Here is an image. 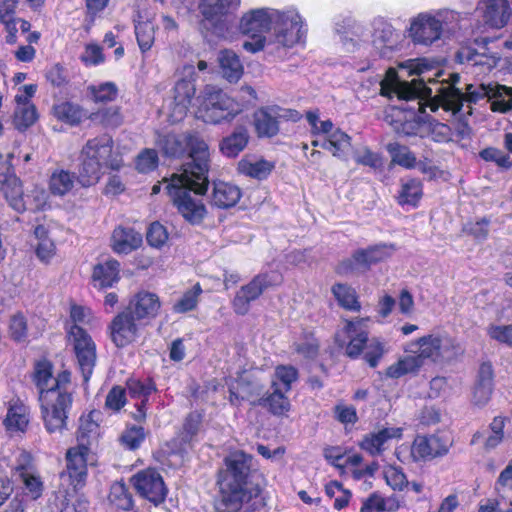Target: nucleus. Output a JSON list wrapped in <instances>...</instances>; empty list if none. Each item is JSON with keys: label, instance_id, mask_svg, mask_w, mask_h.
I'll return each mask as SVG.
<instances>
[{"label": "nucleus", "instance_id": "nucleus-1", "mask_svg": "<svg viewBox=\"0 0 512 512\" xmlns=\"http://www.w3.org/2000/svg\"><path fill=\"white\" fill-rule=\"evenodd\" d=\"M431 86L425 84V78L413 79L411 82L401 81L397 71L389 68L385 77L380 82L381 95L386 97L396 96L398 99L411 101L400 108H394L396 114L407 112L405 119L421 120L426 107L432 112L439 108L447 112L456 113L463 106L465 101L471 103L479 99L490 97L492 83L480 84L478 86L468 85L464 95L454 83L432 82Z\"/></svg>", "mask_w": 512, "mask_h": 512}, {"label": "nucleus", "instance_id": "nucleus-2", "mask_svg": "<svg viewBox=\"0 0 512 512\" xmlns=\"http://www.w3.org/2000/svg\"><path fill=\"white\" fill-rule=\"evenodd\" d=\"M404 351L406 355L387 367V377L398 379L408 374H417L426 361L433 364L449 363L461 356L464 349L448 332L433 331L407 343Z\"/></svg>", "mask_w": 512, "mask_h": 512}, {"label": "nucleus", "instance_id": "nucleus-3", "mask_svg": "<svg viewBox=\"0 0 512 512\" xmlns=\"http://www.w3.org/2000/svg\"><path fill=\"white\" fill-rule=\"evenodd\" d=\"M99 411H91L80 418L79 444L66 453V470L60 474L62 487L68 494L80 491L86 484L87 464L92 460L89 444L99 436Z\"/></svg>", "mask_w": 512, "mask_h": 512}, {"label": "nucleus", "instance_id": "nucleus-4", "mask_svg": "<svg viewBox=\"0 0 512 512\" xmlns=\"http://www.w3.org/2000/svg\"><path fill=\"white\" fill-rule=\"evenodd\" d=\"M113 144L112 137L103 134L88 140L83 146L78 168V181L82 187L96 185L103 176L104 168L119 170L123 167V159L114 151Z\"/></svg>", "mask_w": 512, "mask_h": 512}, {"label": "nucleus", "instance_id": "nucleus-5", "mask_svg": "<svg viewBox=\"0 0 512 512\" xmlns=\"http://www.w3.org/2000/svg\"><path fill=\"white\" fill-rule=\"evenodd\" d=\"M187 176L174 174L166 188L179 214L191 224H200L208 214L200 198L207 192L208 172H205V180L197 179L195 173Z\"/></svg>", "mask_w": 512, "mask_h": 512}, {"label": "nucleus", "instance_id": "nucleus-6", "mask_svg": "<svg viewBox=\"0 0 512 512\" xmlns=\"http://www.w3.org/2000/svg\"><path fill=\"white\" fill-rule=\"evenodd\" d=\"M156 145L165 155L178 157L189 151L190 161L183 166L179 174L197 175V179L205 180V172L209 171L210 151L208 144L198 135L192 133L168 132L158 134Z\"/></svg>", "mask_w": 512, "mask_h": 512}, {"label": "nucleus", "instance_id": "nucleus-7", "mask_svg": "<svg viewBox=\"0 0 512 512\" xmlns=\"http://www.w3.org/2000/svg\"><path fill=\"white\" fill-rule=\"evenodd\" d=\"M461 20V13L447 8L420 12L410 19L408 36L416 45L431 46Z\"/></svg>", "mask_w": 512, "mask_h": 512}, {"label": "nucleus", "instance_id": "nucleus-8", "mask_svg": "<svg viewBox=\"0 0 512 512\" xmlns=\"http://www.w3.org/2000/svg\"><path fill=\"white\" fill-rule=\"evenodd\" d=\"M195 117L207 124L217 125L233 121L241 114L246 105L222 89L206 85L195 98Z\"/></svg>", "mask_w": 512, "mask_h": 512}, {"label": "nucleus", "instance_id": "nucleus-9", "mask_svg": "<svg viewBox=\"0 0 512 512\" xmlns=\"http://www.w3.org/2000/svg\"><path fill=\"white\" fill-rule=\"evenodd\" d=\"M251 456L243 451L231 452L225 458L226 474L220 482L223 503L231 504L237 508L239 504L249 498L244 488L245 480L250 470Z\"/></svg>", "mask_w": 512, "mask_h": 512}, {"label": "nucleus", "instance_id": "nucleus-10", "mask_svg": "<svg viewBox=\"0 0 512 512\" xmlns=\"http://www.w3.org/2000/svg\"><path fill=\"white\" fill-rule=\"evenodd\" d=\"M177 81L172 89L171 97L163 105L167 118L176 123L183 120L195 97L196 67L192 63L184 64L176 72Z\"/></svg>", "mask_w": 512, "mask_h": 512}, {"label": "nucleus", "instance_id": "nucleus-11", "mask_svg": "<svg viewBox=\"0 0 512 512\" xmlns=\"http://www.w3.org/2000/svg\"><path fill=\"white\" fill-rule=\"evenodd\" d=\"M278 9L262 7L245 12L239 22V30L246 37L242 47L249 53L263 50L267 44L265 33L272 30Z\"/></svg>", "mask_w": 512, "mask_h": 512}, {"label": "nucleus", "instance_id": "nucleus-12", "mask_svg": "<svg viewBox=\"0 0 512 512\" xmlns=\"http://www.w3.org/2000/svg\"><path fill=\"white\" fill-rule=\"evenodd\" d=\"M307 31V24L297 9L289 7L278 10L270 42L277 47L293 48L305 42Z\"/></svg>", "mask_w": 512, "mask_h": 512}, {"label": "nucleus", "instance_id": "nucleus-13", "mask_svg": "<svg viewBox=\"0 0 512 512\" xmlns=\"http://www.w3.org/2000/svg\"><path fill=\"white\" fill-rule=\"evenodd\" d=\"M246 380V376H241L239 379H234L232 376L226 378V385L230 392L229 400L232 404H237L240 399H248L252 404L267 407L273 415L287 416L291 404L281 387H272L273 392L266 398L250 399L249 384Z\"/></svg>", "mask_w": 512, "mask_h": 512}, {"label": "nucleus", "instance_id": "nucleus-14", "mask_svg": "<svg viewBox=\"0 0 512 512\" xmlns=\"http://www.w3.org/2000/svg\"><path fill=\"white\" fill-rule=\"evenodd\" d=\"M39 402L46 430L61 433L66 428L67 414L72 404L71 392L46 391L39 397Z\"/></svg>", "mask_w": 512, "mask_h": 512}, {"label": "nucleus", "instance_id": "nucleus-15", "mask_svg": "<svg viewBox=\"0 0 512 512\" xmlns=\"http://www.w3.org/2000/svg\"><path fill=\"white\" fill-rule=\"evenodd\" d=\"M369 321L368 317L345 319L335 332V343L344 349L345 355L349 358L357 359L362 355L368 342L367 323Z\"/></svg>", "mask_w": 512, "mask_h": 512}, {"label": "nucleus", "instance_id": "nucleus-16", "mask_svg": "<svg viewBox=\"0 0 512 512\" xmlns=\"http://www.w3.org/2000/svg\"><path fill=\"white\" fill-rule=\"evenodd\" d=\"M68 344L73 352L84 381H88L97 361L96 344L82 327L72 325L67 331Z\"/></svg>", "mask_w": 512, "mask_h": 512}, {"label": "nucleus", "instance_id": "nucleus-17", "mask_svg": "<svg viewBox=\"0 0 512 512\" xmlns=\"http://www.w3.org/2000/svg\"><path fill=\"white\" fill-rule=\"evenodd\" d=\"M130 483L140 497L155 506L163 503L168 494L163 477L154 468L138 471L130 478Z\"/></svg>", "mask_w": 512, "mask_h": 512}, {"label": "nucleus", "instance_id": "nucleus-18", "mask_svg": "<svg viewBox=\"0 0 512 512\" xmlns=\"http://www.w3.org/2000/svg\"><path fill=\"white\" fill-rule=\"evenodd\" d=\"M511 4L512 0H479L475 9L480 19L478 29L485 32L505 27L512 16Z\"/></svg>", "mask_w": 512, "mask_h": 512}, {"label": "nucleus", "instance_id": "nucleus-19", "mask_svg": "<svg viewBox=\"0 0 512 512\" xmlns=\"http://www.w3.org/2000/svg\"><path fill=\"white\" fill-rule=\"evenodd\" d=\"M395 251L393 245L381 244L370 247L368 249L356 251L351 259L343 262L339 267L340 273L351 272H364L372 264L383 261L392 256Z\"/></svg>", "mask_w": 512, "mask_h": 512}, {"label": "nucleus", "instance_id": "nucleus-20", "mask_svg": "<svg viewBox=\"0 0 512 512\" xmlns=\"http://www.w3.org/2000/svg\"><path fill=\"white\" fill-rule=\"evenodd\" d=\"M452 442L446 435H418L411 446V457L414 461H427L448 453Z\"/></svg>", "mask_w": 512, "mask_h": 512}, {"label": "nucleus", "instance_id": "nucleus-21", "mask_svg": "<svg viewBox=\"0 0 512 512\" xmlns=\"http://www.w3.org/2000/svg\"><path fill=\"white\" fill-rule=\"evenodd\" d=\"M33 382L39 391V397L46 391L62 392L69 390L70 373L62 371L54 376L52 364L48 361H39L34 367Z\"/></svg>", "mask_w": 512, "mask_h": 512}, {"label": "nucleus", "instance_id": "nucleus-22", "mask_svg": "<svg viewBox=\"0 0 512 512\" xmlns=\"http://www.w3.org/2000/svg\"><path fill=\"white\" fill-rule=\"evenodd\" d=\"M400 34L389 23L378 21L374 24L372 46L381 57H389L399 48Z\"/></svg>", "mask_w": 512, "mask_h": 512}, {"label": "nucleus", "instance_id": "nucleus-23", "mask_svg": "<svg viewBox=\"0 0 512 512\" xmlns=\"http://www.w3.org/2000/svg\"><path fill=\"white\" fill-rule=\"evenodd\" d=\"M241 0H201L199 9L212 25L224 23L240 7Z\"/></svg>", "mask_w": 512, "mask_h": 512}, {"label": "nucleus", "instance_id": "nucleus-24", "mask_svg": "<svg viewBox=\"0 0 512 512\" xmlns=\"http://www.w3.org/2000/svg\"><path fill=\"white\" fill-rule=\"evenodd\" d=\"M128 308L135 319L150 320L158 315L161 302L157 294L142 290L131 298Z\"/></svg>", "mask_w": 512, "mask_h": 512}, {"label": "nucleus", "instance_id": "nucleus-25", "mask_svg": "<svg viewBox=\"0 0 512 512\" xmlns=\"http://www.w3.org/2000/svg\"><path fill=\"white\" fill-rule=\"evenodd\" d=\"M137 331L138 328L134 323L133 315L125 312L118 314L110 325L112 341L118 347H124L134 341L137 336Z\"/></svg>", "mask_w": 512, "mask_h": 512}, {"label": "nucleus", "instance_id": "nucleus-26", "mask_svg": "<svg viewBox=\"0 0 512 512\" xmlns=\"http://www.w3.org/2000/svg\"><path fill=\"white\" fill-rule=\"evenodd\" d=\"M120 280V264L115 259H106L97 263L92 270L91 283L94 288L105 289L114 286Z\"/></svg>", "mask_w": 512, "mask_h": 512}, {"label": "nucleus", "instance_id": "nucleus-27", "mask_svg": "<svg viewBox=\"0 0 512 512\" xmlns=\"http://www.w3.org/2000/svg\"><path fill=\"white\" fill-rule=\"evenodd\" d=\"M403 427H385L376 433L366 435L360 442V447L370 455H378L384 450L387 441L400 439L403 436Z\"/></svg>", "mask_w": 512, "mask_h": 512}, {"label": "nucleus", "instance_id": "nucleus-28", "mask_svg": "<svg viewBox=\"0 0 512 512\" xmlns=\"http://www.w3.org/2000/svg\"><path fill=\"white\" fill-rule=\"evenodd\" d=\"M142 235L132 228L116 227L111 236V248L117 254H129L142 245Z\"/></svg>", "mask_w": 512, "mask_h": 512}, {"label": "nucleus", "instance_id": "nucleus-29", "mask_svg": "<svg viewBox=\"0 0 512 512\" xmlns=\"http://www.w3.org/2000/svg\"><path fill=\"white\" fill-rule=\"evenodd\" d=\"M79 183L78 175L63 168L54 169L48 178V189L51 195L63 198L73 192Z\"/></svg>", "mask_w": 512, "mask_h": 512}, {"label": "nucleus", "instance_id": "nucleus-30", "mask_svg": "<svg viewBox=\"0 0 512 512\" xmlns=\"http://www.w3.org/2000/svg\"><path fill=\"white\" fill-rule=\"evenodd\" d=\"M242 196L241 190L235 184L221 180L213 181L211 202L218 208L235 206Z\"/></svg>", "mask_w": 512, "mask_h": 512}, {"label": "nucleus", "instance_id": "nucleus-31", "mask_svg": "<svg viewBox=\"0 0 512 512\" xmlns=\"http://www.w3.org/2000/svg\"><path fill=\"white\" fill-rule=\"evenodd\" d=\"M220 75L229 83H237L244 74L239 56L232 50H221L217 56Z\"/></svg>", "mask_w": 512, "mask_h": 512}, {"label": "nucleus", "instance_id": "nucleus-32", "mask_svg": "<svg viewBox=\"0 0 512 512\" xmlns=\"http://www.w3.org/2000/svg\"><path fill=\"white\" fill-rule=\"evenodd\" d=\"M30 412L28 406L20 399H12L7 408L4 425L8 431L24 432L29 424Z\"/></svg>", "mask_w": 512, "mask_h": 512}, {"label": "nucleus", "instance_id": "nucleus-33", "mask_svg": "<svg viewBox=\"0 0 512 512\" xmlns=\"http://www.w3.org/2000/svg\"><path fill=\"white\" fill-rule=\"evenodd\" d=\"M277 112L274 108H260L253 114V124L258 137H273L279 132Z\"/></svg>", "mask_w": 512, "mask_h": 512}, {"label": "nucleus", "instance_id": "nucleus-34", "mask_svg": "<svg viewBox=\"0 0 512 512\" xmlns=\"http://www.w3.org/2000/svg\"><path fill=\"white\" fill-rule=\"evenodd\" d=\"M129 395L132 398L140 399L141 403L137 406L136 420H143L146 417V401L148 397L155 391V385L150 379L140 380L130 378L126 383Z\"/></svg>", "mask_w": 512, "mask_h": 512}, {"label": "nucleus", "instance_id": "nucleus-35", "mask_svg": "<svg viewBox=\"0 0 512 512\" xmlns=\"http://www.w3.org/2000/svg\"><path fill=\"white\" fill-rule=\"evenodd\" d=\"M274 167L273 162L254 156H246L238 162V171L241 174L258 180L267 178Z\"/></svg>", "mask_w": 512, "mask_h": 512}, {"label": "nucleus", "instance_id": "nucleus-36", "mask_svg": "<svg viewBox=\"0 0 512 512\" xmlns=\"http://www.w3.org/2000/svg\"><path fill=\"white\" fill-rule=\"evenodd\" d=\"M2 193L8 205L16 212L25 211V190L22 187L21 180L15 175L8 176L1 186Z\"/></svg>", "mask_w": 512, "mask_h": 512}, {"label": "nucleus", "instance_id": "nucleus-37", "mask_svg": "<svg viewBox=\"0 0 512 512\" xmlns=\"http://www.w3.org/2000/svg\"><path fill=\"white\" fill-rule=\"evenodd\" d=\"M249 142V133L247 128L239 126L220 142L219 148L223 155L227 157H236L242 152Z\"/></svg>", "mask_w": 512, "mask_h": 512}, {"label": "nucleus", "instance_id": "nucleus-38", "mask_svg": "<svg viewBox=\"0 0 512 512\" xmlns=\"http://www.w3.org/2000/svg\"><path fill=\"white\" fill-rule=\"evenodd\" d=\"M50 192L39 184H33L25 190V211H42L50 207Z\"/></svg>", "mask_w": 512, "mask_h": 512}, {"label": "nucleus", "instance_id": "nucleus-39", "mask_svg": "<svg viewBox=\"0 0 512 512\" xmlns=\"http://www.w3.org/2000/svg\"><path fill=\"white\" fill-rule=\"evenodd\" d=\"M321 147L335 157L344 158L351 147V138L342 130L335 128L322 142Z\"/></svg>", "mask_w": 512, "mask_h": 512}, {"label": "nucleus", "instance_id": "nucleus-40", "mask_svg": "<svg viewBox=\"0 0 512 512\" xmlns=\"http://www.w3.org/2000/svg\"><path fill=\"white\" fill-rule=\"evenodd\" d=\"M280 281V276L276 273H263L256 276L249 284L243 286L238 292L247 296L251 301L257 299L262 292Z\"/></svg>", "mask_w": 512, "mask_h": 512}, {"label": "nucleus", "instance_id": "nucleus-41", "mask_svg": "<svg viewBox=\"0 0 512 512\" xmlns=\"http://www.w3.org/2000/svg\"><path fill=\"white\" fill-rule=\"evenodd\" d=\"M135 34L142 52L150 50L154 43L155 28L154 24L146 17L144 18L140 13L134 19Z\"/></svg>", "mask_w": 512, "mask_h": 512}, {"label": "nucleus", "instance_id": "nucleus-42", "mask_svg": "<svg viewBox=\"0 0 512 512\" xmlns=\"http://www.w3.org/2000/svg\"><path fill=\"white\" fill-rule=\"evenodd\" d=\"M338 304L349 311H360L361 305L354 288L343 283H336L331 288Z\"/></svg>", "mask_w": 512, "mask_h": 512}, {"label": "nucleus", "instance_id": "nucleus-43", "mask_svg": "<svg viewBox=\"0 0 512 512\" xmlns=\"http://www.w3.org/2000/svg\"><path fill=\"white\" fill-rule=\"evenodd\" d=\"M22 480L25 494L32 500L38 499L43 492V481L40 475L32 468L17 469Z\"/></svg>", "mask_w": 512, "mask_h": 512}, {"label": "nucleus", "instance_id": "nucleus-44", "mask_svg": "<svg viewBox=\"0 0 512 512\" xmlns=\"http://www.w3.org/2000/svg\"><path fill=\"white\" fill-rule=\"evenodd\" d=\"M489 101L493 111L506 112L512 109V88L492 83Z\"/></svg>", "mask_w": 512, "mask_h": 512}, {"label": "nucleus", "instance_id": "nucleus-45", "mask_svg": "<svg viewBox=\"0 0 512 512\" xmlns=\"http://www.w3.org/2000/svg\"><path fill=\"white\" fill-rule=\"evenodd\" d=\"M53 110L57 119L69 125H77L83 119L88 118V115H86L85 111L79 105L69 102L55 105Z\"/></svg>", "mask_w": 512, "mask_h": 512}, {"label": "nucleus", "instance_id": "nucleus-46", "mask_svg": "<svg viewBox=\"0 0 512 512\" xmlns=\"http://www.w3.org/2000/svg\"><path fill=\"white\" fill-rule=\"evenodd\" d=\"M89 96L95 103L112 102L117 98L118 88L114 82H103L97 85H89Z\"/></svg>", "mask_w": 512, "mask_h": 512}, {"label": "nucleus", "instance_id": "nucleus-47", "mask_svg": "<svg viewBox=\"0 0 512 512\" xmlns=\"http://www.w3.org/2000/svg\"><path fill=\"white\" fill-rule=\"evenodd\" d=\"M88 119L106 127H118L122 123L120 109L116 106H110L90 113Z\"/></svg>", "mask_w": 512, "mask_h": 512}, {"label": "nucleus", "instance_id": "nucleus-48", "mask_svg": "<svg viewBox=\"0 0 512 512\" xmlns=\"http://www.w3.org/2000/svg\"><path fill=\"white\" fill-rule=\"evenodd\" d=\"M298 372L290 365H280L275 368L272 387H281L284 392L291 390L292 384L297 380Z\"/></svg>", "mask_w": 512, "mask_h": 512}, {"label": "nucleus", "instance_id": "nucleus-49", "mask_svg": "<svg viewBox=\"0 0 512 512\" xmlns=\"http://www.w3.org/2000/svg\"><path fill=\"white\" fill-rule=\"evenodd\" d=\"M421 197V182L415 179H410L402 184L398 200L401 205H410L412 207H415L418 204Z\"/></svg>", "mask_w": 512, "mask_h": 512}, {"label": "nucleus", "instance_id": "nucleus-50", "mask_svg": "<svg viewBox=\"0 0 512 512\" xmlns=\"http://www.w3.org/2000/svg\"><path fill=\"white\" fill-rule=\"evenodd\" d=\"M108 498L111 504L122 510H130L133 506L132 496L122 482H115L111 485Z\"/></svg>", "mask_w": 512, "mask_h": 512}, {"label": "nucleus", "instance_id": "nucleus-51", "mask_svg": "<svg viewBox=\"0 0 512 512\" xmlns=\"http://www.w3.org/2000/svg\"><path fill=\"white\" fill-rule=\"evenodd\" d=\"M383 476L386 484L394 491H404L409 486V481L403 469L396 465H386L383 468Z\"/></svg>", "mask_w": 512, "mask_h": 512}, {"label": "nucleus", "instance_id": "nucleus-52", "mask_svg": "<svg viewBox=\"0 0 512 512\" xmlns=\"http://www.w3.org/2000/svg\"><path fill=\"white\" fill-rule=\"evenodd\" d=\"M202 288L199 283L183 293L180 299L173 305L176 313H185L196 308Z\"/></svg>", "mask_w": 512, "mask_h": 512}, {"label": "nucleus", "instance_id": "nucleus-53", "mask_svg": "<svg viewBox=\"0 0 512 512\" xmlns=\"http://www.w3.org/2000/svg\"><path fill=\"white\" fill-rule=\"evenodd\" d=\"M37 120V112L34 105L16 106L13 123L18 130H25Z\"/></svg>", "mask_w": 512, "mask_h": 512}, {"label": "nucleus", "instance_id": "nucleus-54", "mask_svg": "<svg viewBox=\"0 0 512 512\" xmlns=\"http://www.w3.org/2000/svg\"><path fill=\"white\" fill-rule=\"evenodd\" d=\"M388 152L392 157V162L405 168H412L416 163L415 155L405 146L397 143H390L387 146Z\"/></svg>", "mask_w": 512, "mask_h": 512}, {"label": "nucleus", "instance_id": "nucleus-55", "mask_svg": "<svg viewBox=\"0 0 512 512\" xmlns=\"http://www.w3.org/2000/svg\"><path fill=\"white\" fill-rule=\"evenodd\" d=\"M363 351V358L369 364L370 367L378 366L380 360L386 353L385 344L378 338L368 339Z\"/></svg>", "mask_w": 512, "mask_h": 512}, {"label": "nucleus", "instance_id": "nucleus-56", "mask_svg": "<svg viewBox=\"0 0 512 512\" xmlns=\"http://www.w3.org/2000/svg\"><path fill=\"white\" fill-rule=\"evenodd\" d=\"M325 493L328 497L334 498V508L341 510L346 507L351 498V493L344 489L338 481H331L325 486Z\"/></svg>", "mask_w": 512, "mask_h": 512}, {"label": "nucleus", "instance_id": "nucleus-57", "mask_svg": "<svg viewBox=\"0 0 512 512\" xmlns=\"http://www.w3.org/2000/svg\"><path fill=\"white\" fill-rule=\"evenodd\" d=\"M306 119L311 128V134L313 136H325V138L334 130V125L329 119L321 120L319 112L307 111Z\"/></svg>", "mask_w": 512, "mask_h": 512}, {"label": "nucleus", "instance_id": "nucleus-58", "mask_svg": "<svg viewBox=\"0 0 512 512\" xmlns=\"http://www.w3.org/2000/svg\"><path fill=\"white\" fill-rule=\"evenodd\" d=\"M294 348L299 357L313 359L318 354L319 345L314 336L309 334L295 342Z\"/></svg>", "mask_w": 512, "mask_h": 512}, {"label": "nucleus", "instance_id": "nucleus-59", "mask_svg": "<svg viewBox=\"0 0 512 512\" xmlns=\"http://www.w3.org/2000/svg\"><path fill=\"white\" fill-rule=\"evenodd\" d=\"M490 339L507 346H512V325L490 324L486 328Z\"/></svg>", "mask_w": 512, "mask_h": 512}, {"label": "nucleus", "instance_id": "nucleus-60", "mask_svg": "<svg viewBox=\"0 0 512 512\" xmlns=\"http://www.w3.org/2000/svg\"><path fill=\"white\" fill-rule=\"evenodd\" d=\"M331 451L329 454H326L327 458L333 459L332 464L336 467L342 468L346 471L351 470L354 467L360 466L362 463V456L359 453H348L345 455L340 454H332Z\"/></svg>", "mask_w": 512, "mask_h": 512}, {"label": "nucleus", "instance_id": "nucleus-61", "mask_svg": "<svg viewBox=\"0 0 512 512\" xmlns=\"http://www.w3.org/2000/svg\"><path fill=\"white\" fill-rule=\"evenodd\" d=\"M400 69L405 70L408 75L422 76L433 69V63L426 58L409 59L400 64Z\"/></svg>", "mask_w": 512, "mask_h": 512}, {"label": "nucleus", "instance_id": "nucleus-62", "mask_svg": "<svg viewBox=\"0 0 512 512\" xmlns=\"http://www.w3.org/2000/svg\"><path fill=\"white\" fill-rule=\"evenodd\" d=\"M136 169L141 173L154 170L158 165V155L153 149L143 150L136 158Z\"/></svg>", "mask_w": 512, "mask_h": 512}, {"label": "nucleus", "instance_id": "nucleus-63", "mask_svg": "<svg viewBox=\"0 0 512 512\" xmlns=\"http://www.w3.org/2000/svg\"><path fill=\"white\" fill-rule=\"evenodd\" d=\"M80 58L86 66H97L105 61L102 48L95 43L87 44Z\"/></svg>", "mask_w": 512, "mask_h": 512}, {"label": "nucleus", "instance_id": "nucleus-64", "mask_svg": "<svg viewBox=\"0 0 512 512\" xmlns=\"http://www.w3.org/2000/svg\"><path fill=\"white\" fill-rule=\"evenodd\" d=\"M167 240L168 232L162 224L154 222L149 226L147 231V242L149 245L155 248H160L167 242Z\"/></svg>", "mask_w": 512, "mask_h": 512}]
</instances>
